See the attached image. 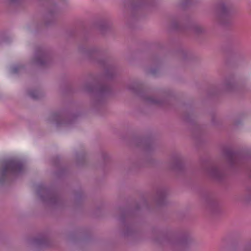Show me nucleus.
<instances>
[{"mask_svg":"<svg viewBox=\"0 0 251 251\" xmlns=\"http://www.w3.org/2000/svg\"><path fill=\"white\" fill-rule=\"evenodd\" d=\"M204 201H205V202H206V199L205 198L204 199Z\"/></svg>","mask_w":251,"mask_h":251,"instance_id":"7ed1b4c3","label":"nucleus"},{"mask_svg":"<svg viewBox=\"0 0 251 251\" xmlns=\"http://www.w3.org/2000/svg\"><path fill=\"white\" fill-rule=\"evenodd\" d=\"M24 169L23 164L19 161L11 160L3 163L2 173L5 175L7 173H19Z\"/></svg>","mask_w":251,"mask_h":251,"instance_id":"f257e3e1","label":"nucleus"},{"mask_svg":"<svg viewBox=\"0 0 251 251\" xmlns=\"http://www.w3.org/2000/svg\"><path fill=\"white\" fill-rule=\"evenodd\" d=\"M204 170H205V174H206V168H205L204 169Z\"/></svg>","mask_w":251,"mask_h":251,"instance_id":"f03ea898","label":"nucleus"}]
</instances>
